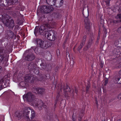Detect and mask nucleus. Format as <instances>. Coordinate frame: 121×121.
<instances>
[{"label":"nucleus","instance_id":"obj_1","mask_svg":"<svg viewBox=\"0 0 121 121\" xmlns=\"http://www.w3.org/2000/svg\"><path fill=\"white\" fill-rule=\"evenodd\" d=\"M50 27L48 24L41 26L39 28V32L41 35L45 34L47 36L48 40L54 41L56 39V35L53 33L52 30H48Z\"/></svg>","mask_w":121,"mask_h":121},{"label":"nucleus","instance_id":"obj_2","mask_svg":"<svg viewBox=\"0 0 121 121\" xmlns=\"http://www.w3.org/2000/svg\"><path fill=\"white\" fill-rule=\"evenodd\" d=\"M2 22L5 25L9 28H13L14 26V21L8 15H5L3 17Z\"/></svg>","mask_w":121,"mask_h":121},{"label":"nucleus","instance_id":"obj_3","mask_svg":"<svg viewBox=\"0 0 121 121\" xmlns=\"http://www.w3.org/2000/svg\"><path fill=\"white\" fill-rule=\"evenodd\" d=\"M29 110H30V108H25L23 114H22V112L17 111L15 113V115L17 117L20 118L21 117L23 116H26L28 117V115L30 113V111Z\"/></svg>","mask_w":121,"mask_h":121},{"label":"nucleus","instance_id":"obj_4","mask_svg":"<svg viewBox=\"0 0 121 121\" xmlns=\"http://www.w3.org/2000/svg\"><path fill=\"white\" fill-rule=\"evenodd\" d=\"M24 101L31 102L33 101L35 98V97L33 93L29 92L24 95L23 96Z\"/></svg>","mask_w":121,"mask_h":121},{"label":"nucleus","instance_id":"obj_5","mask_svg":"<svg viewBox=\"0 0 121 121\" xmlns=\"http://www.w3.org/2000/svg\"><path fill=\"white\" fill-rule=\"evenodd\" d=\"M42 12L46 13H49L53 10V8L52 7L45 5L42 7Z\"/></svg>","mask_w":121,"mask_h":121},{"label":"nucleus","instance_id":"obj_6","mask_svg":"<svg viewBox=\"0 0 121 121\" xmlns=\"http://www.w3.org/2000/svg\"><path fill=\"white\" fill-rule=\"evenodd\" d=\"M37 44L39 45L40 47L46 49L47 48V42H44L40 39L38 40L37 41Z\"/></svg>","mask_w":121,"mask_h":121},{"label":"nucleus","instance_id":"obj_7","mask_svg":"<svg viewBox=\"0 0 121 121\" xmlns=\"http://www.w3.org/2000/svg\"><path fill=\"white\" fill-rule=\"evenodd\" d=\"M34 106L37 107L39 109H41L42 108H46V106L41 101L40 102L39 104L37 103L34 104Z\"/></svg>","mask_w":121,"mask_h":121},{"label":"nucleus","instance_id":"obj_8","mask_svg":"<svg viewBox=\"0 0 121 121\" xmlns=\"http://www.w3.org/2000/svg\"><path fill=\"white\" fill-rule=\"evenodd\" d=\"M84 21L85 23V28L88 31L90 29V28L89 21L88 20L87 17H86Z\"/></svg>","mask_w":121,"mask_h":121},{"label":"nucleus","instance_id":"obj_9","mask_svg":"<svg viewBox=\"0 0 121 121\" xmlns=\"http://www.w3.org/2000/svg\"><path fill=\"white\" fill-rule=\"evenodd\" d=\"M34 90V92L36 93L42 94L44 91V89L42 88H35Z\"/></svg>","mask_w":121,"mask_h":121},{"label":"nucleus","instance_id":"obj_10","mask_svg":"<svg viewBox=\"0 0 121 121\" xmlns=\"http://www.w3.org/2000/svg\"><path fill=\"white\" fill-rule=\"evenodd\" d=\"M26 59L28 61L33 60L35 58V56L33 54H29L26 57Z\"/></svg>","mask_w":121,"mask_h":121},{"label":"nucleus","instance_id":"obj_11","mask_svg":"<svg viewBox=\"0 0 121 121\" xmlns=\"http://www.w3.org/2000/svg\"><path fill=\"white\" fill-rule=\"evenodd\" d=\"M6 3H7V5H10L12 4H14L17 3L19 1V0H5Z\"/></svg>","mask_w":121,"mask_h":121},{"label":"nucleus","instance_id":"obj_12","mask_svg":"<svg viewBox=\"0 0 121 121\" xmlns=\"http://www.w3.org/2000/svg\"><path fill=\"white\" fill-rule=\"evenodd\" d=\"M30 109V110L31 111V119H33L34 118L35 116V113L34 111L32 109ZM30 111V110H29Z\"/></svg>","mask_w":121,"mask_h":121},{"label":"nucleus","instance_id":"obj_13","mask_svg":"<svg viewBox=\"0 0 121 121\" xmlns=\"http://www.w3.org/2000/svg\"><path fill=\"white\" fill-rule=\"evenodd\" d=\"M31 78L32 77H29V76L28 75L27 76L25 77V81L26 82H29Z\"/></svg>","mask_w":121,"mask_h":121},{"label":"nucleus","instance_id":"obj_14","mask_svg":"<svg viewBox=\"0 0 121 121\" xmlns=\"http://www.w3.org/2000/svg\"><path fill=\"white\" fill-rule=\"evenodd\" d=\"M86 35L84 36L82 40V44H84L86 40Z\"/></svg>","mask_w":121,"mask_h":121},{"label":"nucleus","instance_id":"obj_15","mask_svg":"<svg viewBox=\"0 0 121 121\" xmlns=\"http://www.w3.org/2000/svg\"><path fill=\"white\" fill-rule=\"evenodd\" d=\"M67 89L68 88V87H67ZM67 90L66 91L65 90L64 91V95L65 97L66 98H67V97L68 96V92H67Z\"/></svg>","mask_w":121,"mask_h":121},{"label":"nucleus","instance_id":"obj_16","mask_svg":"<svg viewBox=\"0 0 121 121\" xmlns=\"http://www.w3.org/2000/svg\"><path fill=\"white\" fill-rule=\"evenodd\" d=\"M120 79V78H116V80L115 81H114V82L116 83H121V82H118L119 81Z\"/></svg>","mask_w":121,"mask_h":121},{"label":"nucleus","instance_id":"obj_17","mask_svg":"<svg viewBox=\"0 0 121 121\" xmlns=\"http://www.w3.org/2000/svg\"><path fill=\"white\" fill-rule=\"evenodd\" d=\"M4 58V56L2 55H0V63L3 60Z\"/></svg>","mask_w":121,"mask_h":121},{"label":"nucleus","instance_id":"obj_18","mask_svg":"<svg viewBox=\"0 0 121 121\" xmlns=\"http://www.w3.org/2000/svg\"><path fill=\"white\" fill-rule=\"evenodd\" d=\"M84 44H82V43H81L80 46L78 48V50H80V49L82 48V46L84 45Z\"/></svg>","mask_w":121,"mask_h":121},{"label":"nucleus","instance_id":"obj_19","mask_svg":"<svg viewBox=\"0 0 121 121\" xmlns=\"http://www.w3.org/2000/svg\"><path fill=\"white\" fill-rule=\"evenodd\" d=\"M51 0H46V1L47 3L48 4H49V2ZM54 3H55L56 2V0H53V1Z\"/></svg>","mask_w":121,"mask_h":121},{"label":"nucleus","instance_id":"obj_20","mask_svg":"<svg viewBox=\"0 0 121 121\" xmlns=\"http://www.w3.org/2000/svg\"><path fill=\"white\" fill-rule=\"evenodd\" d=\"M63 0H60V6H61L63 4Z\"/></svg>","mask_w":121,"mask_h":121},{"label":"nucleus","instance_id":"obj_21","mask_svg":"<svg viewBox=\"0 0 121 121\" xmlns=\"http://www.w3.org/2000/svg\"><path fill=\"white\" fill-rule=\"evenodd\" d=\"M117 97L119 99H121V93L118 95Z\"/></svg>","mask_w":121,"mask_h":121},{"label":"nucleus","instance_id":"obj_22","mask_svg":"<svg viewBox=\"0 0 121 121\" xmlns=\"http://www.w3.org/2000/svg\"><path fill=\"white\" fill-rule=\"evenodd\" d=\"M90 87V86L89 85H88L86 87V89L87 91L88 90Z\"/></svg>","mask_w":121,"mask_h":121},{"label":"nucleus","instance_id":"obj_23","mask_svg":"<svg viewBox=\"0 0 121 121\" xmlns=\"http://www.w3.org/2000/svg\"><path fill=\"white\" fill-rule=\"evenodd\" d=\"M117 30L119 32H121V27H119L118 29Z\"/></svg>","mask_w":121,"mask_h":121},{"label":"nucleus","instance_id":"obj_24","mask_svg":"<svg viewBox=\"0 0 121 121\" xmlns=\"http://www.w3.org/2000/svg\"><path fill=\"white\" fill-rule=\"evenodd\" d=\"M2 88V85L1 83V81H0V90H1Z\"/></svg>","mask_w":121,"mask_h":121},{"label":"nucleus","instance_id":"obj_25","mask_svg":"<svg viewBox=\"0 0 121 121\" xmlns=\"http://www.w3.org/2000/svg\"><path fill=\"white\" fill-rule=\"evenodd\" d=\"M106 4L107 5V6H108L109 5V2L108 1H106Z\"/></svg>","mask_w":121,"mask_h":121},{"label":"nucleus","instance_id":"obj_26","mask_svg":"<svg viewBox=\"0 0 121 121\" xmlns=\"http://www.w3.org/2000/svg\"><path fill=\"white\" fill-rule=\"evenodd\" d=\"M38 50V48H35V50H34V51L36 53H38V52H37V50Z\"/></svg>","mask_w":121,"mask_h":121},{"label":"nucleus","instance_id":"obj_27","mask_svg":"<svg viewBox=\"0 0 121 121\" xmlns=\"http://www.w3.org/2000/svg\"><path fill=\"white\" fill-rule=\"evenodd\" d=\"M74 62L73 61V60H71V61L70 64L71 65H73L74 64Z\"/></svg>","mask_w":121,"mask_h":121},{"label":"nucleus","instance_id":"obj_28","mask_svg":"<svg viewBox=\"0 0 121 121\" xmlns=\"http://www.w3.org/2000/svg\"><path fill=\"white\" fill-rule=\"evenodd\" d=\"M24 83V82H21L20 83V84L21 86L22 85V86H24V84H23Z\"/></svg>","mask_w":121,"mask_h":121},{"label":"nucleus","instance_id":"obj_29","mask_svg":"<svg viewBox=\"0 0 121 121\" xmlns=\"http://www.w3.org/2000/svg\"><path fill=\"white\" fill-rule=\"evenodd\" d=\"M117 15L119 18H121V13L118 14Z\"/></svg>","mask_w":121,"mask_h":121},{"label":"nucleus","instance_id":"obj_30","mask_svg":"<svg viewBox=\"0 0 121 121\" xmlns=\"http://www.w3.org/2000/svg\"><path fill=\"white\" fill-rule=\"evenodd\" d=\"M66 56L67 58L68 59V57L69 58H69V54H67L66 55Z\"/></svg>","mask_w":121,"mask_h":121},{"label":"nucleus","instance_id":"obj_31","mask_svg":"<svg viewBox=\"0 0 121 121\" xmlns=\"http://www.w3.org/2000/svg\"><path fill=\"white\" fill-rule=\"evenodd\" d=\"M10 32L12 36H13V32L11 31H9Z\"/></svg>","mask_w":121,"mask_h":121},{"label":"nucleus","instance_id":"obj_32","mask_svg":"<svg viewBox=\"0 0 121 121\" xmlns=\"http://www.w3.org/2000/svg\"><path fill=\"white\" fill-rule=\"evenodd\" d=\"M2 71V67L0 66V73Z\"/></svg>","mask_w":121,"mask_h":121},{"label":"nucleus","instance_id":"obj_33","mask_svg":"<svg viewBox=\"0 0 121 121\" xmlns=\"http://www.w3.org/2000/svg\"><path fill=\"white\" fill-rule=\"evenodd\" d=\"M108 82V81L107 80L105 81L104 83L105 85H106L107 84Z\"/></svg>","mask_w":121,"mask_h":121},{"label":"nucleus","instance_id":"obj_34","mask_svg":"<svg viewBox=\"0 0 121 121\" xmlns=\"http://www.w3.org/2000/svg\"><path fill=\"white\" fill-rule=\"evenodd\" d=\"M75 93L77 94V90L76 89H75Z\"/></svg>","mask_w":121,"mask_h":121},{"label":"nucleus","instance_id":"obj_35","mask_svg":"<svg viewBox=\"0 0 121 121\" xmlns=\"http://www.w3.org/2000/svg\"><path fill=\"white\" fill-rule=\"evenodd\" d=\"M91 44L90 43H88V45L87 46V47H88V48L89 47V46H90V45H91Z\"/></svg>","mask_w":121,"mask_h":121},{"label":"nucleus","instance_id":"obj_36","mask_svg":"<svg viewBox=\"0 0 121 121\" xmlns=\"http://www.w3.org/2000/svg\"><path fill=\"white\" fill-rule=\"evenodd\" d=\"M119 73L121 75V70H120L119 71Z\"/></svg>","mask_w":121,"mask_h":121},{"label":"nucleus","instance_id":"obj_37","mask_svg":"<svg viewBox=\"0 0 121 121\" xmlns=\"http://www.w3.org/2000/svg\"><path fill=\"white\" fill-rule=\"evenodd\" d=\"M35 30L34 31V34H35V35H36V32H35Z\"/></svg>","mask_w":121,"mask_h":121},{"label":"nucleus","instance_id":"obj_38","mask_svg":"<svg viewBox=\"0 0 121 121\" xmlns=\"http://www.w3.org/2000/svg\"><path fill=\"white\" fill-rule=\"evenodd\" d=\"M100 67H101V68H102L103 67V65L102 64H101V65H100Z\"/></svg>","mask_w":121,"mask_h":121},{"label":"nucleus","instance_id":"obj_39","mask_svg":"<svg viewBox=\"0 0 121 121\" xmlns=\"http://www.w3.org/2000/svg\"><path fill=\"white\" fill-rule=\"evenodd\" d=\"M58 96H59V94L58 95H57V98H58Z\"/></svg>","mask_w":121,"mask_h":121},{"label":"nucleus","instance_id":"obj_40","mask_svg":"<svg viewBox=\"0 0 121 121\" xmlns=\"http://www.w3.org/2000/svg\"><path fill=\"white\" fill-rule=\"evenodd\" d=\"M82 116H83V112H82Z\"/></svg>","mask_w":121,"mask_h":121},{"label":"nucleus","instance_id":"obj_41","mask_svg":"<svg viewBox=\"0 0 121 121\" xmlns=\"http://www.w3.org/2000/svg\"><path fill=\"white\" fill-rule=\"evenodd\" d=\"M73 94L72 95L73 96V94Z\"/></svg>","mask_w":121,"mask_h":121},{"label":"nucleus","instance_id":"obj_42","mask_svg":"<svg viewBox=\"0 0 121 121\" xmlns=\"http://www.w3.org/2000/svg\"><path fill=\"white\" fill-rule=\"evenodd\" d=\"M72 91L73 92V90H72Z\"/></svg>","mask_w":121,"mask_h":121},{"label":"nucleus","instance_id":"obj_43","mask_svg":"<svg viewBox=\"0 0 121 121\" xmlns=\"http://www.w3.org/2000/svg\"><path fill=\"white\" fill-rule=\"evenodd\" d=\"M39 73V72L38 71V72L37 73Z\"/></svg>","mask_w":121,"mask_h":121}]
</instances>
